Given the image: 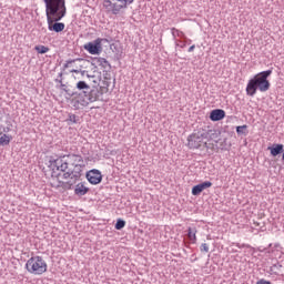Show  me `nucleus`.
Here are the masks:
<instances>
[{
    "mask_svg": "<svg viewBox=\"0 0 284 284\" xmlns=\"http://www.w3.org/2000/svg\"><path fill=\"white\" fill-rule=\"evenodd\" d=\"M26 270L29 274L41 276V274H45V272H48V263L42 256L36 255L27 261Z\"/></svg>",
    "mask_w": 284,
    "mask_h": 284,
    "instance_id": "obj_4",
    "label": "nucleus"
},
{
    "mask_svg": "<svg viewBox=\"0 0 284 284\" xmlns=\"http://www.w3.org/2000/svg\"><path fill=\"white\" fill-rule=\"evenodd\" d=\"M71 72H75V74H81V77L85 75V71H81V69H72Z\"/></svg>",
    "mask_w": 284,
    "mask_h": 284,
    "instance_id": "obj_21",
    "label": "nucleus"
},
{
    "mask_svg": "<svg viewBox=\"0 0 284 284\" xmlns=\"http://www.w3.org/2000/svg\"><path fill=\"white\" fill-rule=\"evenodd\" d=\"M72 63H74V61L69 62V65L72 64Z\"/></svg>",
    "mask_w": 284,
    "mask_h": 284,
    "instance_id": "obj_23",
    "label": "nucleus"
},
{
    "mask_svg": "<svg viewBox=\"0 0 284 284\" xmlns=\"http://www.w3.org/2000/svg\"><path fill=\"white\" fill-rule=\"evenodd\" d=\"M123 227H125V221L118 220V222L115 223V230H123Z\"/></svg>",
    "mask_w": 284,
    "mask_h": 284,
    "instance_id": "obj_18",
    "label": "nucleus"
},
{
    "mask_svg": "<svg viewBox=\"0 0 284 284\" xmlns=\"http://www.w3.org/2000/svg\"><path fill=\"white\" fill-rule=\"evenodd\" d=\"M90 192V189L88 186H85V184L83 182H80L75 185L74 189V194L77 196H85V194Z\"/></svg>",
    "mask_w": 284,
    "mask_h": 284,
    "instance_id": "obj_12",
    "label": "nucleus"
},
{
    "mask_svg": "<svg viewBox=\"0 0 284 284\" xmlns=\"http://www.w3.org/2000/svg\"><path fill=\"white\" fill-rule=\"evenodd\" d=\"M205 141H210V131L206 132H195L187 138V148L190 150H199Z\"/></svg>",
    "mask_w": 284,
    "mask_h": 284,
    "instance_id": "obj_6",
    "label": "nucleus"
},
{
    "mask_svg": "<svg viewBox=\"0 0 284 284\" xmlns=\"http://www.w3.org/2000/svg\"><path fill=\"white\" fill-rule=\"evenodd\" d=\"M103 39L98 38L94 41L88 42L83 45L84 50L89 52V54H101L103 52V45L101 44Z\"/></svg>",
    "mask_w": 284,
    "mask_h": 284,
    "instance_id": "obj_7",
    "label": "nucleus"
},
{
    "mask_svg": "<svg viewBox=\"0 0 284 284\" xmlns=\"http://www.w3.org/2000/svg\"><path fill=\"white\" fill-rule=\"evenodd\" d=\"M108 87H100L98 91L91 90L90 92V101H99V94H108Z\"/></svg>",
    "mask_w": 284,
    "mask_h": 284,
    "instance_id": "obj_10",
    "label": "nucleus"
},
{
    "mask_svg": "<svg viewBox=\"0 0 284 284\" xmlns=\"http://www.w3.org/2000/svg\"><path fill=\"white\" fill-rule=\"evenodd\" d=\"M244 130H247L246 124L236 128L237 134H243Z\"/></svg>",
    "mask_w": 284,
    "mask_h": 284,
    "instance_id": "obj_19",
    "label": "nucleus"
},
{
    "mask_svg": "<svg viewBox=\"0 0 284 284\" xmlns=\"http://www.w3.org/2000/svg\"><path fill=\"white\" fill-rule=\"evenodd\" d=\"M49 168L52 176V187L55 190H72V186L85 170V160L83 155L70 153L49 161Z\"/></svg>",
    "mask_w": 284,
    "mask_h": 284,
    "instance_id": "obj_1",
    "label": "nucleus"
},
{
    "mask_svg": "<svg viewBox=\"0 0 284 284\" xmlns=\"http://www.w3.org/2000/svg\"><path fill=\"white\" fill-rule=\"evenodd\" d=\"M11 141H12V135L2 134L0 136V145H10Z\"/></svg>",
    "mask_w": 284,
    "mask_h": 284,
    "instance_id": "obj_14",
    "label": "nucleus"
},
{
    "mask_svg": "<svg viewBox=\"0 0 284 284\" xmlns=\"http://www.w3.org/2000/svg\"><path fill=\"white\" fill-rule=\"evenodd\" d=\"M87 179L91 185H99V183L103 181V175L101 174V171L94 169L87 173Z\"/></svg>",
    "mask_w": 284,
    "mask_h": 284,
    "instance_id": "obj_8",
    "label": "nucleus"
},
{
    "mask_svg": "<svg viewBox=\"0 0 284 284\" xmlns=\"http://www.w3.org/2000/svg\"><path fill=\"white\" fill-rule=\"evenodd\" d=\"M224 116H225V111L223 109H215V110H212L210 113L211 121H223Z\"/></svg>",
    "mask_w": 284,
    "mask_h": 284,
    "instance_id": "obj_11",
    "label": "nucleus"
},
{
    "mask_svg": "<svg viewBox=\"0 0 284 284\" xmlns=\"http://www.w3.org/2000/svg\"><path fill=\"white\" fill-rule=\"evenodd\" d=\"M201 252H210V246L207 245V243H203L201 245Z\"/></svg>",
    "mask_w": 284,
    "mask_h": 284,
    "instance_id": "obj_20",
    "label": "nucleus"
},
{
    "mask_svg": "<svg viewBox=\"0 0 284 284\" xmlns=\"http://www.w3.org/2000/svg\"><path fill=\"white\" fill-rule=\"evenodd\" d=\"M272 75V70L262 71L255 74L246 84L247 97H254L256 92H267L270 90V78Z\"/></svg>",
    "mask_w": 284,
    "mask_h": 284,
    "instance_id": "obj_3",
    "label": "nucleus"
},
{
    "mask_svg": "<svg viewBox=\"0 0 284 284\" xmlns=\"http://www.w3.org/2000/svg\"><path fill=\"white\" fill-rule=\"evenodd\" d=\"M34 50H37L38 54H45V53L50 52V48H48L45 45H36Z\"/></svg>",
    "mask_w": 284,
    "mask_h": 284,
    "instance_id": "obj_16",
    "label": "nucleus"
},
{
    "mask_svg": "<svg viewBox=\"0 0 284 284\" xmlns=\"http://www.w3.org/2000/svg\"><path fill=\"white\" fill-rule=\"evenodd\" d=\"M210 187H212V182H210V181L202 182L192 187V194H193V196H199L201 194V192H203L205 190H210Z\"/></svg>",
    "mask_w": 284,
    "mask_h": 284,
    "instance_id": "obj_9",
    "label": "nucleus"
},
{
    "mask_svg": "<svg viewBox=\"0 0 284 284\" xmlns=\"http://www.w3.org/2000/svg\"><path fill=\"white\" fill-rule=\"evenodd\" d=\"M187 232L189 241H191V243H196V229L192 231V227H189Z\"/></svg>",
    "mask_w": 284,
    "mask_h": 284,
    "instance_id": "obj_15",
    "label": "nucleus"
},
{
    "mask_svg": "<svg viewBox=\"0 0 284 284\" xmlns=\"http://www.w3.org/2000/svg\"><path fill=\"white\" fill-rule=\"evenodd\" d=\"M1 134H3V132H1V128H0V136H1Z\"/></svg>",
    "mask_w": 284,
    "mask_h": 284,
    "instance_id": "obj_24",
    "label": "nucleus"
},
{
    "mask_svg": "<svg viewBox=\"0 0 284 284\" xmlns=\"http://www.w3.org/2000/svg\"><path fill=\"white\" fill-rule=\"evenodd\" d=\"M45 4L47 21L52 32H63L65 23L59 22L68 13L65 0H43Z\"/></svg>",
    "mask_w": 284,
    "mask_h": 284,
    "instance_id": "obj_2",
    "label": "nucleus"
},
{
    "mask_svg": "<svg viewBox=\"0 0 284 284\" xmlns=\"http://www.w3.org/2000/svg\"><path fill=\"white\" fill-rule=\"evenodd\" d=\"M267 150L271 152V155L278 156V154H283L284 145L273 144L272 146H268Z\"/></svg>",
    "mask_w": 284,
    "mask_h": 284,
    "instance_id": "obj_13",
    "label": "nucleus"
},
{
    "mask_svg": "<svg viewBox=\"0 0 284 284\" xmlns=\"http://www.w3.org/2000/svg\"><path fill=\"white\" fill-rule=\"evenodd\" d=\"M134 0H104L103 8L109 14H121V10H126L128 6H132Z\"/></svg>",
    "mask_w": 284,
    "mask_h": 284,
    "instance_id": "obj_5",
    "label": "nucleus"
},
{
    "mask_svg": "<svg viewBox=\"0 0 284 284\" xmlns=\"http://www.w3.org/2000/svg\"><path fill=\"white\" fill-rule=\"evenodd\" d=\"M196 47L193 44V45H191L190 48H189V52H194V49H195Z\"/></svg>",
    "mask_w": 284,
    "mask_h": 284,
    "instance_id": "obj_22",
    "label": "nucleus"
},
{
    "mask_svg": "<svg viewBox=\"0 0 284 284\" xmlns=\"http://www.w3.org/2000/svg\"><path fill=\"white\" fill-rule=\"evenodd\" d=\"M77 88H78V90H90V85H88V83H85V81H79L77 83Z\"/></svg>",
    "mask_w": 284,
    "mask_h": 284,
    "instance_id": "obj_17",
    "label": "nucleus"
}]
</instances>
